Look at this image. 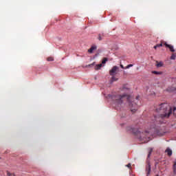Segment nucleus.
<instances>
[{
  "instance_id": "nucleus-1",
  "label": "nucleus",
  "mask_w": 176,
  "mask_h": 176,
  "mask_svg": "<svg viewBox=\"0 0 176 176\" xmlns=\"http://www.w3.org/2000/svg\"><path fill=\"white\" fill-rule=\"evenodd\" d=\"M113 104L115 105V107L116 109H119L122 107V104L124 102V100H126L129 108H131V111L133 113H135V112L138 109V106L135 102H131V96L127 95V94H116L113 95L111 97Z\"/></svg>"
},
{
  "instance_id": "nucleus-2",
  "label": "nucleus",
  "mask_w": 176,
  "mask_h": 176,
  "mask_svg": "<svg viewBox=\"0 0 176 176\" xmlns=\"http://www.w3.org/2000/svg\"><path fill=\"white\" fill-rule=\"evenodd\" d=\"M156 112L160 113L161 119H168L170 116L173 113V109L167 103H162L157 106Z\"/></svg>"
},
{
  "instance_id": "nucleus-3",
  "label": "nucleus",
  "mask_w": 176,
  "mask_h": 176,
  "mask_svg": "<svg viewBox=\"0 0 176 176\" xmlns=\"http://www.w3.org/2000/svg\"><path fill=\"white\" fill-rule=\"evenodd\" d=\"M126 131H129V133H133V134H135V135H140V140L144 141V142H148L149 134L152 135V133H151V131H146L144 132H141L137 129L133 128V126H127Z\"/></svg>"
},
{
  "instance_id": "nucleus-4",
  "label": "nucleus",
  "mask_w": 176,
  "mask_h": 176,
  "mask_svg": "<svg viewBox=\"0 0 176 176\" xmlns=\"http://www.w3.org/2000/svg\"><path fill=\"white\" fill-rule=\"evenodd\" d=\"M119 69V67L118 66H113L112 69L109 71V74L111 76H115L116 75V72H118V70Z\"/></svg>"
},
{
  "instance_id": "nucleus-5",
  "label": "nucleus",
  "mask_w": 176,
  "mask_h": 176,
  "mask_svg": "<svg viewBox=\"0 0 176 176\" xmlns=\"http://www.w3.org/2000/svg\"><path fill=\"white\" fill-rule=\"evenodd\" d=\"M164 46L168 47V49H169L170 52H171L172 53H174V52H175V50H174V46L167 44V43H164Z\"/></svg>"
},
{
  "instance_id": "nucleus-6",
  "label": "nucleus",
  "mask_w": 176,
  "mask_h": 176,
  "mask_svg": "<svg viewBox=\"0 0 176 176\" xmlns=\"http://www.w3.org/2000/svg\"><path fill=\"white\" fill-rule=\"evenodd\" d=\"M146 171L147 172V175H149V174H151V164H147L146 166Z\"/></svg>"
},
{
  "instance_id": "nucleus-7",
  "label": "nucleus",
  "mask_w": 176,
  "mask_h": 176,
  "mask_svg": "<svg viewBox=\"0 0 176 176\" xmlns=\"http://www.w3.org/2000/svg\"><path fill=\"white\" fill-rule=\"evenodd\" d=\"M96 49H97V46L93 45L91 47L90 49L88 50V53H93V52H94V50H96Z\"/></svg>"
},
{
  "instance_id": "nucleus-8",
  "label": "nucleus",
  "mask_w": 176,
  "mask_h": 176,
  "mask_svg": "<svg viewBox=\"0 0 176 176\" xmlns=\"http://www.w3.org/2000/svg\"><path fill=\"white\" fill-rule=\"evenodd\" d=\"M166 153H167L168 155L171 156L173 155V151L170 149V148H166L165 151Z\"/></svg>"
},
{
  "instance_id": "nucleus-9",
  "label": "nucleus",
  "mask_w": 176,
  "mask_h": 176,
  "mask_svg": "<svg viewBox=\"0 0 176 176\" xmlns=\"http://www.w3.org/2000/svg\"><path fill=\"white\" fill-rule=\"evenodd\" d=\"M102 67V63L96 65L95 67V69L97 71L98 69H101V67Z\"/></svg>"
},
{
  "instance_id": "nucleus-10",
  "label": "nucleus",
  "mask_w": 176,
  "mask_h": 176,
  "mask_svg": "<svg viewBox=\"0 0 176 176\" xmlns=\"http://www.w3.org/2000/svg\"><path fill=\"white\" fill-rule=\"evenodd\" d=\"M157 64H156V67L157 68H160V67H163V62H158V61H156Z\"/></svg>"
},
{
  "instance_id": "nucleus-11",
  "label": "nucleus",
  "mask_w": 176,
  "mask_h": 176,
  "mask_svg": "<svg viewBox=\"0 0 176 176\" xmlns=\"http://www.w3.org/2000/svg\"><path fill=\"white\" fill-rule=\"evenodd\" d=\"M173 175H176V162H175L173 165Z\"/></svg>"
},
{
  "instance_id": "nucleus-12",
  "label": "nucleus",
  "mask_w": 176,
  "mask_h": 176,
  "mask_svg": "<svg viewBox=\"0 0 176 176\" xmlns=\"http://www.w3.org/2000/svg\"><path fill=\"white\" fill-rule=\"evenodd\" d=\"M164 43H166V42L161 41L160 44H157V47H162V46H163V45H164Z\"/></svg>"
},
{
  "instance_id": "nucleus-13",
  "label": "nucleus",
  "mask_w": 176,
  "mask_h": 176,
  "mask_svg": "<svg viewBox=\"0 0 176 176\" xmlns=\"http://www.w3.org/2000/svg\"><path fill=\"white\" fill-rule=\"evenodd\" d=\"M152 74H154L155 75H162V72H156V71H153Z\"/></svg>"
},
{
  "instance_id": "nucleus-14",
  "label": "nucleus",
  "mask_w": 176,
  "mask_h": 176,
  "mask_svg": "<svg viewBox=\"0 0 176 176\" xmlns=\"http://www.w3.org/2000/svg\"><path fill=\"white\" fill-rule=\"evenodd\" d=\"M107 61H108V58H104L102 60V64H106Z\"/></svg>"
},
{
  "instance_id": "nucleus-15",
  "label": "nucleus",
  "mask_w": 176,
  "mask_h": 176,
  "mask_svg": "<svg viewBox=\"0 0 176 176\" xmlns=\"http://www.w3.org/2000/svg\"><path fill=\"white\" fill-rule=\"evenodd\" d=\"M174 90H176V87H172V88L167 89V91H174Z\"/></svg>"
},
{
  "instance_id": "nucleus-16",
  "label": "nucleus",
  "mask_w": 176,
  "mask_h": 176,
  "mask_svg": "<svg viewBox=\"0 0 176 176\" xmlns=\"http://www.w3.org/2000/svg\"><path fill=\"white\" fill-rule=\"evenodd\" d=\"M175 58H176V54H173L170 56V60H175Z\"/></svg>"
},
{
  "instance_id": "nucleus-17",
  "label": "nucleus",
  "mask_w": 176,
  "mask_h": 176,
  "mask_svg": "<svg viewBox=\"0 0 176 176\" xmlns=\"http://www.w3.org/2000/svg\"><path fill=\"white\" fill-rule=\"evenodd\" d=\"M116 80H118V78H116V77H115V76H112L111 81L116 82Z\"/></svg>"
},
{
  "instance_id": "nucleus-18",
  "label": "nucleus",
  "mask_w": 176,
  "mask_h": 176,
  "mask_svg": "<svg viewBox=\"0 0 176 176\" xmlns=\"http://www.w3.org/2000/svg\"><path fill=\"white\" fill-rule=\"evenodd\" d=\"M47 61H54V58L53 57H48L47 58Z\"/></svg>"
},
{
  "instance_id": "nucleus-19",
  "label": "nucleus",
  "mask_w": 176,
  "mask_h": 176,
  "mask_svg": "<svg viewBox=\"0 0 176 176\" xmlns=\"http://www.w3.org/2000/svg\"><path fill=\"white\" fill-rule=\"evenodd\" d=\"M98 41H102V37L101 36V34L98 35Z\"/></svg>"
},
{
  "instance_id": "nucleus-20",
  "label": "nucleus",
  "mask_w": 176,
  "mask_h": 176,
  "mask_svg": "<svg viewBox=\"0 0 176 176\" xmlns=\"http://www.w3.org/2000/svg\"><path fill=\"white\" fill-rule=\"evenodd\" d=\"M13 175V173H10V172H9V170H7V175L8 176H12Z\"/></svg>"
},
{
  "instance_id": "nucleus-21",
  "label": "nucleus",
  "mask_w": 176,
  "mask_h": 176,
  "mask_svg": "<svg viewBox=\"0 0 176 176\" xmlns=\"http://www.w3.org/2000/svg\"><path fill=\"white\" fill-rule=\"evenodd\" d=\"M133 67V65H132V64H130V65H128L126 68V69H129V68H130V67Z\"/></svg>"
},
{
  "instance_id": "nucleus-22",
  "label": "nucleus",
  "mask_w": 176,
  "mask_h": 176,
  "mask_svg": "<svg viewBox=\"0 0 176 176\" xmlns=\"http://www.w3.org/2000/svg\"><path fill=\"white\" fill-rule=\"evenodd\" d=\"M152 153V150H151L148 153V157H149V156H151V154Z\"/></svg>"
},
{
  "instance_id": "nucleus-23",
  "label": "nucleus",
  "mask_w": 176,
  "mask_h": 176,
  "mask_svg": "<svg viewBox=\"0 0 176 176\" xmlns=\"http://www.w3.org/2000/svg\"><path fill=\"white\" fill-rule=\"evenodd\" d=\"M126 166L129 167V168H130V167H131V164H128Z\"/></svg>"
},
{
  "instance_id": "nucleus-24",
  "label": "nucleus",
  "mask_w": 176,
  "mask_h": 176,
  "mask_svg": "<svg viewBox=\"0 0 176 176\" xmlns=\"http://www.w3.org/2000/svg\"><path fill=\"white\" fill-rule=\"evenodd\" d=\"M120 67L122 68V69H124V67L123 66V65H120Z\"/></svg>"
},
{
  "instance_id": "nucleus-25",
  "label": "nucleus",
  "mask_w": 176,
  "mask_h": 176,
  "mask_svg": "<svg viewBox=\"0 0 176 176\" xmlns=\"http://www.w3.org/2000/svg\"><path fill=\"white\" fill-rule=\"evenodd\" d=\"M154 49H157V45L154 46Z\"/></svg>"
},
{
  "instance_id": "nucleus-26",
  "label": "nucleus",
  "mask_w": 176,
  "mask_h": 176,
  "mask_svg": "<svg viewBox=\"0 0 176 176\" xmlns=\"http://www.w3.org/2000/svg\"><path fill=\"white\" fill-rule=\"evenodd\" d=\"M176 111V107H174V108H173V111Z\"/></svg>"
},
{
  "instance_id": "nucleus-27",
  "label": "nucleus",
  "mask_w": 176,
  "mask_h": 176,
  "mask_svg": "<svg viewBox=\"0 0 176 176\" xmlns=\"http://www.w3.org/2000/svg\"><path fill=\"white\" fill-rule=\"evenodd\" d=\"M11 176H16V175H14V173H12V175H11Z\"/></svg>"
},
{
  "instance_id": "nucleus-28",
  "label": "nucleus",
  "mask_w": 176,
  "mask_h": 176,
  "mask_svg": "<svg viewBox=\"0 0 176 176\" xmlns=\"http://www.w3.org/2000/svg\"><path fill=\"white\" fill-rule=\"evenodd\" d=\"M136 99L138 100V97H137Z\"/></svg>"
},
{
  "instance_id": "nucleus-29",
  "label": "nucleus",
  "mask_w": 176,
  "mask_h": 176,
  "mask_svg": "<svg viewBox=\"0 0 176 176\" xmlns=\"http://www.w3.org/2000/svg\"><path fill=\"white\" fill-rule=\"evenodd\" d=\"M91 65H89V67H90Z\"/></svg>"
}]
</instances>
